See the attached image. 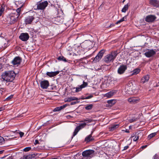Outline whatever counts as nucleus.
Returning a JSON list of instances; mask_svg holds the SVG:
<instances>
[{
  "instance_id": "nucleus-58",
  "label": "nucleus",
  "mask_w": 159,
  "mask_h": 159,
  "mask_svg": "<svg viewBox=\"0 0 159 159\" xmlns=\"http://www.w3.org/2000/svg\"><path fill=\"white\" fill-rule=\"evenodd\" d=\"M126 133H129V131H128V130H126V131H125Z\"/></svg>"
},
{
  "instance_id": "nucleus-60",
  "label": "nucleus",
  "mask_w": 159,
  "mask_h": 159,
  "mask_svg": "<svg viewBox=\"0 0 159 159\" xmlns=\"http://www.w3.org/2000/svg\"><path fill=\"white\" fill-rule=\"evenodd\" d=\"M159 86V84H157L156 86Z\"/></svg>"
},
{
  "instance_id": "nucleus-19",
  "label": "nucleus",
  "mask_w": 159,
  "mask_h": 159,
  "mask_svg": "<svg viewBox=\"0 0 159 159\" xmlns=\"http://www.w3.org/2000/svg\"><path fill=\"white\" fill-rule=\"evenodd\" d=\"M149 76L148 75H147L144 76L141 78L140 80V82L143 84H144L145 83L147 82L149 80Z\"/></svg>"
},
{
  "instance_id": "nucleus-20",
  "label": "nucleus",
  "mask_w": 159,
  "mask_h": 159,
  "mask_svg": "<svg viewBox=\"0 0 159 159\" xmlns=\"http://www.w3.org/2000/svg\"><path fill=\"white\" fill-rule=\"evenodd\" d=\"M91 44V42L89 41H87L84 42L83 44V46L84 47V48L87 49H90L91 46H90V45Z\"/></svg>"
},
{
  "instance_id": "nucleus-15",
  "label": "nucleus",
  "mask_w": 159,
  "mask_h": 159,
  "mask_svg": "<svg viewBox=\"0 0 159 159\" xmlns=\"http://www.w3.org/2000/svg\"><path fill=\"white\" fill-rule=\"evenodd\" d=\"M34 19V17L33 16H28L25 18V22L26 24H31Z\"/></svg>"
},
{
  "instance_id": "nucleus-37",
  "label": "nucleus",
  "mask_w": 159,
  "mask_h": 159,
  "mask_svg": "<svg viewBox=\"0 0 159 159\" xmlns=\"http://www.w3.org/2000/svg\"><path fill=\"white\" fill-rule=\"evenodd\" d=\"M4 143V139L3 138L0 136V144H2Z\"/></svg>"
},
{
  "instance_id": "nucleus-50",
  "label": "nucleus",
  "mask_w": 159,
  "mask_h": 159,
  "mask_svg": "<svg viewBox=\"0 0 159 159\" xmlns=\"http://www.w3.org/2000/svg\"><path fill=\"white\" fill-rule=\"evenodd\" d=\"M72 102L71 103V105H74V104H76L77 103H78V102Z\"/></svg>"
},
{
  "instance_id": "nucleus-45",
  "label": "nucleus",
  "mask_w": 159,
  "mask_h": 159,
  "mask_svg": "<svg viewBox=\"0 0 159 159\" xmlns=\"http://www.w3.org/2000/svg\"><path fill=\"white\" fill-rule=\"evenodd\" d=\"M5 109V106H4L1 107H0V111L4 110Z\"/></svg>"
},
{
  "instance_id": "nucleus-56",
  "label": "nucleus",
  "mask_w": 159,
  "mask_h": 159,
  "mask_svg": "<svg viewBox=\"0 0 159 159\" xmlns=\"http://www.w3.org/2000/svg\"><path fill=\"white\" fill-rule=\"evenodd\" d=\"M35 142L36 143H38V140H35Z\"/></svg>"
},
{
  "instance_id": "nucleus-51",
  "label": "nucleus",
  "mask_w": 159,
  "mask_h": 159,
  "mask_svg": "<svg viewBox=\"0 0 159 159\" xmlns=\"http://www.w3.org/2000/svg\"><path fill=\"white\" fill-rule=\"evenodd\" d=\"M114 26V25L113 24H110V26H109V28H111V27H113Z\"/></svg>"
},
{
  "instance_id": "nucleus-34",
  "label": "nucleus",
  "mask_w": 159,
  "mask_h": 159,
  "mask_svg": "<svg viewBox=\"0 0 159 159\" xmlns=\"http://www.w3.org/2000/svg\"><path fill=\"white\" fill-rule=\"evenodd\" d=\"M140 71V70L139 69H136L133 70V75L137 74Z\"/></svg>"
},
{
  "instance_id": "nucleus-9",
  "label": "nucleus",
  "mask_w": 159,
  "mask_h": 159,
  "mask_svg": "<svg viewBox=\"0 0 159 159\" xmlns=\"http://www.w3.org/2000/svg\"><path fill=\"white\" fill-rule=\"evenodd\" d=\"M140 98L137 97H132L128 99V101L131 104H134L139 102L140 101Z\"/></svg>"
},
{
  "instance_id": "nucleus-55",
  "label": "nucleus",
  "mask_w": 159,
  "mask_h": 159,
  "mask_svg": "<svg viewBox=\"0 0 159 159\" xmlns=\"http://www.w3.org/2000/svg\"><path fill=\"white\" fill-rule=\"evenodd\" d=\"M69 54V55H72V52H69L68 53Z\"/></svg>"
},
{
  "instance_id": "nucleus-46",
  "label": "nucleus",
  "mask_w": 159,
  "mask_h": 159,
  "mask_svg": "<svg viewBox=\"0 0 159 159\" xmlns=\"http://www.w3.org/2000/svg\"><path fill=\"white\" fill-rule=\"evenodd\" d=\"M20 135V137H22L24 135V133L23 132H20L19 133Z\"/></svg>"
},
{
  "instance_id": "nucleus-5",
  "label": "nucleus",
  "mask_w": 159,
  "mask_h": 159,
  "mask_svg": "<svg viewBox=\"0 0 159 159\" xmlns=\"http://www.w3.org/2000/svg\"><path fill=\"white\" fill-rule=\"evenodd\" d=\"M48 4V3L47 1L38 2L36 4L37 5V9L43 10L47 6Z\"/></svg>"
},
{
  "instance_id": "nucleus-18",
  "label": "nucleus",
  "mask_w": 159,
  "mask_h": 159,
  "mask_svg": "<svg viewBox=\"0 0 159 159\" xmlns=\"http://www.w3.org/2000/svg\"><path fill=\"white\" fill-rule=\"evenodd\" d=\"M59 72V71L51 72H48L46 73V75L50 77H53L58 74Z\"/></svg>"
},
{
  "instance_id": "nucleus-48",
  "label": "nucleus",
  "mask_w": 159,
  "mask_h": 159,
  "mask_svg": "<svg viewBox=\"0 0 159 159\" xmlns=\"http://www.w3.org/2000/svg\"><path fill=\"white\" fill-rule=\"evenodd\" d=\"M147 146H148L147 145L143 146L141 147V148L143 149H144V148H146V147H147Z\"/></svg>"
},
{
  "instance_id": "nucleus-30",
  "label": "nucleus",
  "mask_w": 159,
  "mask_h": 159,
  "mask_svg": "<svg viewBox=\"0 0 159 159\" xmlns=\"http://www.w3.org/2000/svg\"><path fill=\"white\" fill-rule=\"evenodd\" d=\"M57 59L58 60L63 61L65 62L67 61L66 58L63 56L58 57L57 58Z\"/></svg>"
},
{
  "instance_id": "nucleus-22",
  "label": "nucleus",
  "mask_w": 159,
  "mask_h": 159,
  "mask_svg": "<svg viewBox=\"0 0 159 159\" xmlns=\"http://www.w3.org/2000/svg\"><path fill=\"white\" fill-rule=\"evenodd\" d=\"M79 99L75 97H69L65 99V102H70L73 100H78Z\"/></svg>"
},
{
  "instance_id": "nucleus-32",
  "label": "nucleus",
  "mask_w": 159,
  "mask_h": 159,
  "mask_svg": "<svg viewBox=\"0 0 159 159\" xmlns=\"http://www.w3.org/2000/svg\"><path fill=\"white\" fill-rule=\"evenodd\" d=\"M79 130H80L76 127L73 132V134L72 138H73L74 136H75L77 134L78 132H79Z\"/></svg>"
},
{
  "instance_id": "nucleus-36",
  "label": "nucleus",
  "mask_w": 159,
  "mask_h": 159,
  "mask_svg": "<svg viewBox=\"0 0 159 159\" xmlns=\"http://www.w3.org/2000/svg\"><path fill=\"white\" fill-rule=\"evenodd\" d=\"M137 120H138V119H137V118H133L132 119H130L129 120V121L130 123H132V122H134V121H137Z\"/></svg>"
},
{
  "instance_id": "nucleus-14",
  "label": "nucleus",
  "mask_w": 159,
  "mask_h": 159,
  "mask_svg": "<svg viewBox=\"0 0 159 159\" xmlns=\"http://www.w3.org/2000/svg\"><path fill=\"white\" fill-rule=\"evenodd\" d=\"M87 85L88 84L87 82L83 81V84H82L80 85H78V87L75 88V92H77L80 91L82 88H84L86 87Z\"/></svg>"
},
{
  "instance_id": "nucleus-35",
  "label": "nucleus",
  "mask_w": 159,
  "mask_h": 159,
  "mask_svg": "<svg viewBox=\"0 0 159 159\" xmlns=\"http://www.w3.org/2000/svg\"><path fill=\"white\" fill-rule=\"evenodd\" d=\"M156 134L155 133H151V134H150L148 136V138L149 139H150L152 138H153V137H154V136H155Z\"/></svg>"
},
{
  "instance_id": "nucleus-31",
  "label": "nucleus",
  "mask_w": 159,
  "mask_h": 159,
  "mask_svg": "<svg viewBox=\"0 0 159 159\" xmlns=\"http://www.w3.org/2000/svg\"><path fill=\"white\" fill-rule=\"evenodd\" d=\"M93 107L92 104L87 105L85 107V109L87 110H90L92 109Z\"/></svg>"
},
{
  "instance_id": "nucleus-21",
  "label": "nucleus",
  "mask_w": 159,
  "mask_h": 159,
  "mask_svg": "<svg viewBox=\"0 0 159 159\" xmlns=\"http://www.w3.org/2000/svg\"><path fill=\"white\" fill-rule=\"evenodd\" d=\"M116 103V101L114 99L109 100L107 101V105L108 107H111L114 105Z\"/></svg>"
},
{
  "instance_id": "nucleus-47",
  "label": "nucleus",
  "mask_w": 159,
  "mask_h": 159,
  "mask_svg": "<svg viewBox=\"0 0 159 159\" xmlns=\"http://www.w3.org/2000/svg\"><path fill=\"white\" fill-rule=\"evenodd\" d=\"M129 147L128 146H126L124 147V150H126Z\"/></svg>"
},
{
  "instance_id": "nucleus-26",
  "label": "nucleus",
  "mask_w": 159,
  "mask_h": 159,
  "mask_svg": "<svg viewBox=\"0 0 159 159\" xmlns=\"http://www.w3.org/2000/svg\"><path fill=\"white\" fill-rule=\"evenodd\" d=\"M86 125V123H84V122L80 124L79 126L77 127L80 130L81 129L84 127Z\"/></svg>"
},
{
  "instance_id": "nucleus-40",
  "label": "nucleus",
  "mask_w": 159,
  "mask_h": 159,
  "mask_svg": "<svg viewBox=\"0 0 159 159\" xmlns=\"http://www.w3.org/2000/svg\"><path fill=\"white\" fill-rule=\"evenodd\" d=\"M139 136L138 135H137L136 136L134 139H133V140L134 141H136L137 140H138L139 138Z\"/></svg>"
},
{
  "instance_id": "nucleus-1",
  "label": "nucleus",
  "mask_w": 159,
  "mask_h": 159,
  "mask_svg": "<svg viewBox=\"0 0 159 159\" xmlns=\"http://www.w3.org/2000/svg\"><path fill=\"white\" fill-rule=\"evenodd\" d=\"M118 54L117 51L111 52L104 57V61L107 63L113 62Z\"/></svg>"
},
{
  "instance_id": "nucleus-38",
  "label": "nucleus",
  "mask_w": 159,
  "mask_h": 159,
  "mask_svg": "<svg viewBox=\"0 0 159 159\" xmlns=\"http://www.w3.org/2000/svg\"><path fill=\"white\" fill-rule=\"evenodd\" d=\"M4 11V8L1 7L0 9V16L2 15Z\"/></svg>"
},
{
  "instance_id": "nucleus-24",
  "label": "nucleus",
  "mask_w": 159,
  "mask_h": 159,
  "mask_svg": "<svg viewBox=\"0 0 159 159\" xmlns=\"http://www.w3.org/2000/svg\"><path fill=\"white\" fill-rule=\"evenodd\" d=\"M119 127V124H114L112 125L110 127V130L113 131L115 129Z\"/></svg>"
},
{
  "instance_id": "nucleus-13",
  "label": "nucleus",
  "mask_w": 159,
  "mask_h": 159,
  "mask_svg": "<svg viewBox=\"0 0 159 159\" xmlns=\"http://www.w3.org/2000/svg\"><path fill=\"white\" fill-rule=\"evenodd\" d=\"M41 88L43 89H47L49 86V83L48 81L44 80L41 81L40 83Z\"/></svg>"
},
{
  "instance_id": "nucleus-33",
  "label": "nucleus",
  "mask_w": 159,
  "mask_h": 159,
  "mask_svg": "<svg viewBox=\"0 0 159 159\" xmlns=\"http://www.w3.org/2000/svg\"><path fill=\"white\" fill-rule=\"evenodd\" d=\"M56 20L60 23L62 22L63 21V19L60 17H57L56 18Z\"/></svg>"
},
{
  "instance_id": "nucleus-8",
  "label": "nucleus",
  "mask_w": 159,
  "mask_h": 159,
  "mask_svg": "<svg viewBox=\"0 0 159 159\" xmlns=\"http://www.w3.org/2000/svg\"><path fill=\"white\" fill-rule=\"evenodd\" d=\"M94 151L92 150H87L83 152L82 155L84 157H91L94 154Z\"/></svg>"
},
{
  "instance_id": "nucleus-6",
  "label": "nucleus",
  "mask_w": 159,
  "mask_h": 159,
  "mask_svg": "<svg viewBox=\"0 0 159 159\" xmlns=\"http://www.w3.org/2000/svg\"><path fill=\"white\" fill-rule=\"evenodd\" d=\"M22 61L21 58L19 57H16L12 61L11 63L15 66H17L20 65Z\"/></svg>"
},
{
  "instance_id": "nucleus-59",
  "label": "nucleus",
  "mask_w": 159,
  "mask_h": 159,
  "mask_svg": "<svg viewBox=\"0 0 159 159\" xmlns=\"http://www.w3.org/2000/svg\"><path fill=\"white\" fill-rule=\"evenodd\" d=\"M125 0H123L122 2L123 3L125 2Z\"/></svg>"
},
{
  "instance_id": "nucleus-25",
  "label": "nucleus",
  "mask_w": 159,
  "mask_h": 159,
  "mask_svg": "<svg viewBox=\"0 0 159 159\" xmlns=\"http://www.w3.org/2000/svg\"><path fill=\"white\" fill-rule=\"evenodd\" d=\"M127 16H125L123 17L121 19H120V20L117 21L116 23V25H117L123 21H126L127 20Z\"/></svg>"
},
{
  "instance_id": "nucleus-17",
  "label": "nucleus",
  "mask_w": 159,
  "mask_h": 159,
  "mask_svg": "<svg viewBox=\"0 0 159 159\" xmlns=\"http://www.w3.org/2000/svg\"><path fill=\"white\" fill-rule=\"evenodd\" d=\"M117 92V91L116 90H113L106 93L104 95V97H106L107 98H110L113 96L115 93Z\"/></svg>"
},
{
  "instance_id": "nucleus-3",
  "label": "nucleus",
  "mask_w": 159,
  "mask_h": 159,
  "mask_svg": "<svg viewBox=\"0 0 159 159\" xmlns=\"http://www.w3.org/2000/svg\"><path fill=\"white\" fill-rule=\"evenodd\" d=\"M19 15L17 13H11L7 17V20L8 24H13L16 22L18 20Z\"/></svg>"
},
{
  "instance_id": "nucleus-28",
  "label": "nucleus",
  "mask_w": 159,
  "mask_h": 159,
  "mask_svg": "<svg viewBox=\"0 0 159 159\" xmlns=\"http://www.w3.org/2000/svg\"><path fill=\"white\" fill-rule=\"evenodd\" d=\"M93 121V120L91 119H86L84 120L83 121H82V122H84L87 124L88 123H91Z\"/></svg>"
},
{
  "instance_id": "nucleus-52",
  "label": "nucleus",
  "mask_w": 159,
  "mask_h": 159,
  "mask_svg": "<svg viewBox=\"0 0 159 159\" xmlns=\"http://www.w3.org/2000/svg\"><path fill=\"white\" fill-rule=\"evenodd\" d=\"M25 159H30V157L27 156L26 157H25Z\"/></svg>"
},
{
  "instance_id": "nucleus-42",
  "label": "nucleus",
  "mask_w": 159,
  "mask_h": 159,
  "mask_svg": "<svg viewBox=\"0 0 159 159\" xmlns=\"http://www.w3.org/2000/svg\"><path fill=\"white\" fill-rule=\"evenodd\" d=\"M93 97V96L92 95H91L89 96H88L86 97L85 98H84L83 99H89Z\"/></svg>"
},
{
  "instance_id": "nucleus-23",
  "label": "nucleus",
  "mask_w": 159,
  "mask_h": 159,
  "mask_svg": "<svg viewBox=\"0 0 159 159\" xmlns=\"http://www.w3.org/2000/svg\"><path fill=\"white\" fill-rule=\"evenodd\" d=\"M93 132H92L91 134L85 138V141L86 142H88L94 140V139L92 137Z\"/></svg>"
},
{
  "instance_id": "nucleus-54",
  "label": "nucleus",
  "mask_w": 159,
  "mask_h": 159,
  "mask_svg": "<svg viewBox=\"0 0 159 159\" xmlns=\"http://www.w3.org/2000/svg\"><path fill=\"white\" fill-rule=\"evenodd\" d=\"M2 68V65L0 63V70L1 69V68Z\"/></svg>"
},
{
  "instance_id": "nucleus-44",
  "label": "nucleus",
  "mask_w": 159,
  "mask_h": 159,
  "mask_svg": "<svg viewBox=\"0 0 159 159\" xmlns=\"http://www.w3.org/2000/svg\"><path fill=\"white\" fill-rule=\"evenodd\" d=\"M61 111L59 107H56L54 109V111Z\"/></svg>"
},
{
  "instance_id": "nucleus-11",
  "label": "nucleus",
  "mask_w": 159,
  "mask_h": 159,
  "mask_svg": "<svg viewBox=\"0 0 159 159\" xmlns=\"http://www.w3.org/2000/svg\"><path fill=\"white\" fill-rule=\"evenodd\" d=\"M19 39L23 41H27L29 38V36L27 33H22L19 37Z\"/></svg>"
},
{
  "instance_id": "nucleus-10",
  "label": "nucleus",
  "mask_w": 159,
  "mask_h": 159,
  "mask_svg": "<svg viewBox=\"0 0 159 159\" xmlns=\"http://www.w3.org/2000/svg\"><path fill=\"white\" fill-rule=\"evenodd\" d=\"M156 53V52L153 49H148L144 54L147 57H150L154 56Z\"/></svg>"
},
{
  "instance_id": "nucleus-29",
  "label": "nucleus",
  "mask_w": 159,
  "mask_h": 159,
  "mask_svg": "<svg viewBox=\"0 0 159 159\" xmlns=\"http://www.w3.org/2000/svg\"><path fill=\"white\" fill-rule=\"evenodd\" d=\"M23 4H22L19 7L18 9H16V10L15 11V12H13L14 13H16L17 12L19 15V16L20 15V12L21 11V7L23 6Z\"/></svg>"
},
{
  "instance_id": "nucleus-41",
  "label": "nucleus",
  "mask_w": 159,
  "mask_h": 159,
  "mask_svg": "<svg viewBox=\"0 0 159 159\" xmlns=\"http://www.w3.org/2000/svg\"><path fill=\"white\" fill-rule=\"evenodd\" d=\"M67 105L66 104H65V105H64L62 106H60V107H60V110H61L64 108H65L66 106H67Z\"/></svg>"
},
{
  "instance_id": "nucleus-49",
  "label": "nucleus",
  "mask_w": 159,
  "mask_h": 159,
  "mask_svg": "<svg viewBox=\"0 0 159 159\" xmlns=\"http://www.w3.org/2000/svg\"><path fill=\"white\" fill-rule=\"evenodd\" d=\"M154 159H157L158 158V156L157 155H155L153 157Z\"/></svg>"
},
{
  "instance_id": "nucleus-7",
  "label": "nucleus",
  "mask_w": 159,
  "mask_h": 159,
  "mask_svg": "<svg viewBox=\"0 0 159 159\" xmlns=\"http://www.w3.org/2000/svg\"><path fill=\"white\" fill-rule=\"evenodd\" d=\"M127 68V67L126 65H121L118 69L117 73L119 75H122L125 72Z\"/></svg>"
},
{
  "instance_id": "nucleus-39",
  "label": "nucleus",
  "mask_w": 159,
  "mask_h": 159,
  "mask_svg": "<svg viewBox=\"0 0 159 159\" xmlns=\"http://www.w3.org/2000/svg\"><path fill=\"white\" fill-rule=\"evenodd\" d=\"M31 149V148L30 147H28L25 148L24 149V151L25 152H28L30 151Z\"/></svg>"
},
{
  "instance_id": "nucleus-4",
  "label": "nucleus",
  "mask_w": 159,
  "mask_h": 159,
  "mask_svg": "<svg viewBox=\"0 0 159 159\" xmlns=\"http://www.w3.org/2000/svg\"><path fill=\"white\" fill-rule=\"evenodd\" d=\"M105 52V50L103 49L100 51L96 56L94 58L93 62L95 63L101 59Z\"/></svg>"
},
{
  "instance_id": "nucleus-57",
  "label": "nucleus",
  "mask_w": 159,
  "mask_h": 159,
  "mask_svg": "<svg viewBox=\"0 0 159 159\" xmlns=\"http://www.w3.org/2000/svg\"><path fill=\"white\" fill-rule=\"evenodd\" d=\"M19 1L18 2H17V1L16 2V5L17 4H18V3H19Z\"/></svg>"
},
{
  "instance_id": "nucleus-43",
  "label": "nucleus",
  "mask_w": 159,
  "mask_h": 159,
  "mask_svg": "<svg viewBox=\"0 0 159 159\" xmlns=\"http://www.w3.org/2000/svg\"><path fill=\"white\" fill-rule=\"evenodd\" d=\"M13 95H10V96H9L6 99V100H10L11 98H13Z\"/></svg>"
},
{
  "instance_id": "nucleus-16",
  "label": "nucleus",
  "mask_w": 159,
  "mask_h": 159,
  "mask_svg": "<svg viewBox=\"0 0 159 159\" xmlns=\"http://www.w3.org/2000/svg\"><path fill=\"white\" fill-rule=\"evenodd\" d=\"M149 3L154 7H159V1L157 0H150Z\"/></svg>"
},
{
  "instance_id": "nucleus-53",
  "label": "nucleus",
  "mask_w": 159,
  "mask_h": 159,
  "mask_svg": "<svg viewBox=\"0 0 159 159\" xmlns=\"http://www.w3.org/2000/svg\"><path fill=\"white\" fill-rule=\"evenodd\" d=\"M4 152V150H0V154H2Z\"/></svg>"
},
{
  "instance_id": "nucleus-2",
  "label": "nucleus",
  "mask_w": 159,
  "mask_h": 159,
  "mask_svg": "<svg viewBox=\"0 0 159 159\" xmlns=\"http://www.w3.org/2000/svg\"><path fill=\"white\" fill-rule=\"evenodd\" d=\"M16 74L13 71H9L2 75V78L7 82H12L15 79Z\"/></svg>"
},
{
  "instance_id": "nucleus-27",
  "label": "nucleus",
  "mask_w": 159,
  "mask_h": 159,
  "mask_svg": "<svg viewBox=\"0 0 159 159\" xmlns=\"http://www.w3.org/2000/svg\"><path fill=\"white\" fill-rule=\"evenodd\" d=\"M129 7V6L128 4L125 5L124 7L121 10V11L122 12L125 13L126 11L128 10Z\"/></svg>"
},
{
  "instance_id": "nucleus-12",
  "label": "nucleus",
  "mask_w": 159,
  "mask_h": 159,
  "mask_svg": "<svg viewBox=\"0 0 159 159\" xmlns=\"http://www.w3.org/2000/svg\"><path fill=\"white\" fill-rule=\"evenodd\" d=\"M157 17L154 15H149L145 18V20L148 22H152L154 21Z\"/></svg>"
}]
</instances>
